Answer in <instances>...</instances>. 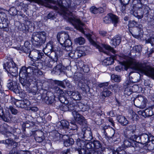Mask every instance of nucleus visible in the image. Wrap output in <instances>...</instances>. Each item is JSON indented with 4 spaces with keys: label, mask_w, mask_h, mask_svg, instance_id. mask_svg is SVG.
Returning a JSON list of instances; mask_svg holds the SVG:
<instances>
[{
    "label": "nucleus",
    "mask_w": 154,
    "mask_h": 154,
    "mask_svg": "<svg viewBox=\"0 0 154 154\" xmlns=\"http://www.w3.org/2000/svg\"><path fill=\"white\" fill-rule=\"evenodd\" d=\"M124 20H125V21H127L128 20V17H127V16H125L124 18Z\"/></svg>",
    "instance_id": "46"
},
{
    "label": "nucleus",
    "mask_w": 154,
    "mask_h": 154,
    "mask_svg": "<svg viewBox=\"0 0 154 154\" xmlns=\"http://www.w3.org/2000/svg\"><path fill=\"white\" fill-rule=\"evenodd\" d=\"M57 39L59 42L62 45L64 44L65 49L66 51H70L72 49L71 45L72 43L71 40L69 39V35L67 34L64 32L59 33H58Z\"/></svg>",
    "instance_id": "2"
},
{
    "label": "nucleus",
    "mask_w": 154,
    "mask_h": 154,
    "mask_svg": "<svg viewBox=\"0 0 154 154\" xmlns=\"http://www.w3.org/2000/svg\"><path fill=\"white\" fill-rule=\"evenodd\" d=\"M9 108L12 113L14 115L16 114L17 113V109L13 108L12 106H10Z\"/></svg>",
    "instance_id": "29"
},
{
    "label": "nucleus",
    "mask_w": 154,
    "mask_h": 154,
    "mask_svg": "<svg viewBox=\"0 0 154 154\" xmlns=\"http://www.w3.org/2000/svg\"><path fill=\"white\" fill-rule=\"evenodd\" d=\"M133 89L132 90H130L128 88H126L125 90V93L127 94L128 95L130 94L131 92H133Z\"/></svg>",
    "instance_id": "30"
},
{
    "label": "nucleus",
    "mask_w": 154,
    "mask_h": 154,
    "mask_svg": "<svg viewBox=\"0 0 154 154\" xmlns=\"http://www.w3.org/2000/svg\"><path fill=\"white\" fill-rule=\"evenodd\" d=\"M115 57H107L103 60L102 64L105 66H107L112 64L114 62Z\"/></svg>",
    "instance_id": "12"
},
{
    "label": "nucleus",
    "mask_w": 154,
    "mask_h": 154,
    "mask_svg": "<svg viewBox=\"0 0 154 154\" xmlns=\"http://www.w3.org/2000/svg\"><path fill=\"white\" fill-rule=\"evenodd\" d=\"M51 14H48V18L49 19V18H50L51 17Z\"/></svg>",
    "instance_id": "49"
},
{
    "label": "nucleus",
    "mask_w": 154,
    "mask_h": 154,
    "mask_svg": "<svg viewBox=\"0 0 154 154\" xmlns=\"http://www.w3.org/2000/svg\"><path fill=\"white\" fill-rule=\"evenodd\" d=\"M137 22L134 21H132L130 24V26L131 27H134L136 26Z\"/></svg>",
    "instance_id": "32"
},
{
    "label": "nucleus",
    "mask_w": 154,
    "mask_h": 154,
    "mask_svg": "<svg viewBox=\"0 0 154 154\" xmlns=\"http://www.w3.org/2000/svg\"><path fill=\"white\" fill-rule=\"evenodd\" d=\"M15 104L18 107L24 108L27 110L31 108V104L27 100L24 99L23 100H17Z\"/></svg>",
    "instance_id": "5"
},
{
    "label": "nucleus",
    "mask_w": 154,
    "mask_h": 154,
    "mask_svg": "<svg viewBox=\"0 0 154 154\" xmlns=\"http://www.w3.org/2000/svg\"><path fill=\"white\" fill-rule=\"evenodd\" d=\"M118 86L117 85H115L113 86L111 85L110 86V88H111V87H112L113 88V89L114 90V91L116 92V88H118Z\"/></svg>",
    "instance_id": "35"
},
{
    "label": "nucleus",
    "mask_w": 154,
    "mask_h": 154,
    "mask_svg": "<svg viewBox=\"0 0 154 154\" xmlns=\"http://www.w3.org/2000/svg\"><path fill=\"white\" fill-rule=\"evenodd\" d=\"M132 88H138V87L137 85H134L132 87Z\"/></svg>",
    "instance_id": "47"
},
{
    "label": "nucleus",
    "mask_w": 154,
    "mask_h": 154,
    "mask_svg": "<svg viewBox=\"0 0 154 154\" xmlns=\"http://www.w3.org/2000/svg\"><path fill=\"white\" fill-rule=\"evenodd\" d=\"M142 97H141V96H140V97H138V98H142Z\"/></svg>",
    "instance_id": "57"
},
{
    "label": "nucleus",
    "mask_w": 154,
    "mask_h": 154,
    "mask_svg": "<svg viewBox=\"0 0 154 154\" xmlns=\"http://www.w3.org/2000/svg\"><path fill=\"white\" fill-rule=\"evenodd\" d=\"M59 91L60 92V91H61V90H59ZM61 92H62V91H61Z\"/></svg>",
    "instance_id": "63"
},
{
    "label": "nucleus",
    "mask_w": 154,
    "mask_h": 154,
    "mask_svg": "<svg viewBox=\"0 0 154 154\" xmlns=\"http://www.w3.org/2000/svg\"><path fill=\"white\" fill-rule=\"evenodd\" d=\"M111 79L116 82H119L121 80L120 77L117 75L112 74L111 76Z\"/></svg>",
    "instance_id": "25"
},
{
    "label": "nucleus",
    "mask_w": 154,
    "mask_h": 154,
    "mask_svg": "<svg viewBox=\"0 0 154 154\" xmlns=\"http://www.w3.org/2000/svg\"><path fill=\"white\" fill-rule=\"evenodd\" d=\"M118 122L123 125H126L128 123V121L124 116H119L117 117Z\"/></svg>",
    "instance_id": "14"
},
{
    "label": "nucleus",
    "mask_w": 154,
    "mask_h": 154,
    "mask_svg": "<svg viewBox=\"0 0 154 154\" xmlns=\"http://www.w3.org/2000/svg\"><path fill=\"white\" fill-rule=\"evenodd\" d=\"M86 37L88 39L90 43L94 46L97 48L98 49L99 51L100 52H103L104 53H106V52L104 51L103 48L101 47L100 45L97 44L92 39H94V37L92 35H91L90 34H88L86 35Z\"/></svg>",
    "instance_id": "8"
},
{
    "label": "nucleus",
    "mask_w": 154,
    "mask_h": 154,
    "mask_svg": "<svg viewBox=\"0 0 154 154\" xmlns=\"http://www.w3.org/2000/svg\"><path fill=\"white\" fill-rule=\"evenodd\" d=\"M102 46L104 49L111 51L114 54L116 52L109 45H103Z\"/></svg>",
    "instance_id": "23"
},
{
    "label": "nucleus",
    "mask_w": 154,
    "mask_h": 154,
    "mask_svg": "<svg viewBox=\"0 0 154 154\" xmlns=\"http://www.w3.org/2000/svg\"><path fill=\"white\" fill-rule=\"evenodd\" d=\"M53 49L52 43L50 42L47 44L46 48H45L44 50V52L45 54H47L48 52H51Z\"/></svg>",
    "instance_id": "18"
},
{
    "label": "nucleus",
    "mask_w": 154,
    "mask_h": 154,
    "mask_svg": "<svg viewBox=\"0 0 154 154\" xmlns=\"http://www.w3.org/2000/svg\"><path fill=\"white\" fill-rule=\"evenodd\" d=\"M59 135V133H57V136H58V135Z\"/></svg>",
    "instance_id": "59"
},
{
    "label": "nucleus",
    "mask_w": 154,
    "mask_h": 154,
    "mask_svg": "<svg viewBox=\"0 0 154 154\" xmlns=\"http://www.w3.org/2000/svg\"><path fill=\"white\" fill-rule=\"evenodd\" d=\"M73 140L72 138H70L65 140L64 142V145L66 146H69L72 145L74 143Z\"/></svg>",
    "instance_id": "20"
},
{
    "label": "nucleus",
    "mask_w": 154,
    "mask_h": 154,
    "mask_svg": "<svg viewBox=\"0 0 154 154\" xmlns=\"http://www.w3.org/2000/svg\"><path fill=\"white\" fill-rule=\"evenodd\" d=\"M109 115L111 116H113L114 115L113 111H110L109 113Z\"/></svg>",
    "instance_id": "43"
},
{
    "label": "nucleus",
    "mask_w": 154,
    "mask_h": 154,
    "mask_svg": "<svg viewBox=\"0 0 154 154\" xmlns=\"http://www.w3.org/2000/svg\"><path fill=\"white\" fill-rule=\"evenodd\" d=\"M111 21L114 24V25L115 26V24L118 22V17L113 14H109L106 16L104 19V21L106 23H110Z\"/></svg>",
    "instance_id": "6"
},
{
    "label": "nucleus",
    "mask_w": 154,
    "mask_h": 154,
    "mask_svg": "<svg viewBox=\"0 0 154 154\" xmlns=\"http://www.w3.org/2000/svg\"><path fill=\"white\" fill-rule=\"evenodd\" d=\"M80 143H81V142H78V143H77L78 145H79V144H80Z\"/></svg>",
    "instance_id": "55"
},
{
    "label": "nucleus",
    "mask_w": 154,
    "mask_h": 154,
    "mask_svg": "<svg viewBox=\"0 0 154 154\" xmlns=\"http://www.w3.org/2000/svg\"><path fill=\"white\" fill-rule=\"evenodd\" d=\"M142 8H139L137 11L133 12L134 15L138 19H141L143 17V12L142 10Z\"/></svg>",
    "instance_id": "15"
},
{
    "label": "nucleus",
    "mask_w": 154,
    "mask_h": 154,
    "mask_svg": "<svg viewBox=\"0 0 154 154\" xmlns=\"http://www.w3.org/2000/svg\"><path fill=\"white\" fill-rule=\"evenodd\" d=\"M99 33L100 35H102L103 36H105L106 34V32L104 31H100Z\"/></svg>",
    "instance_id": "36"
},
{
    "label": "nucleus",
    "mask_w": 154,
    "mask_h": 154,
    "mask_svg": "<svg viewBox=\"0 0 154 154\" xmlns=\"http://www.w3.org/2000/svg\"><path fill=\"white\" fill-rule=\"evenodd\" d=\"M149 143H150L149 144H150V143H151L154 144V139L152 140L151 141H150Z\"/></svg>",
    "instance_id": "48"
},
{
    "label": "nucleus",
    "mask_w": 154,
    "mask_h": 154,
    "mask_svg": "<svg viewBox=\"0 0 154 154\" xmlns=\"http://www.w3.org/2000/svg\"><path fill=\"white\" fill-rule=\"evenodd\" d=\"M85 48L83 46L78 47L77 50L75 51V55H76L78 57H80L85 54Z\"/></svg>",
    "instance_id": "11"
},
{
    "label": "nucleus",
    "mask_w": 154,
    "mask_h": 154,
    "mask_svg": "<svg viewBox=\"0 0 154 154\" xmlns=\"http://www.w3.org/2000/svg\"><path fill=\"white\" fill-rule=\"evenodd\" d=\"M58 82H59V83H61V82L58 81Z\"/></svg>",
    "instance_id": "60"
},
{
    "label": "nucleus",
    "mask_w": 154,
    "mask_h": 154,
    "mask_svg": "<svg viewBox=\"0 0 154 154\" xmlns=\"http://www.w3.org/2000/svg\"><path fill=\"white\" fill-rule=\"evenodd\" d=\"M103 85H105L106 86H108V82H105V83H101L99 85V86L100 88H102L103 87Z\"/></svg>",
    "instance_id": "34"
},
{
    "label": "nucleus",
    "mask_w": 154,
    "mask_h": 154,
    "mask_svg": "<svg viewBox=\"0 0 154 154\" xmlns=\"http://www.w3.org/2000/svg\"><path fill=\"white\" fill-rule=\"evenodd\" d=\"M107 86H106V85H103V88H106V87H107Z\"/></svg>",
    "instance_id": "53"
},
{
    "label": "nucleus",
    "mask_w": 154,
    "mask_h": 154,
    "mask_svg": "<svg viewBox=\"0 0 154 154\" xmlns=\"http://www.w3.org/2000/svg\"><path fill=\"white\" fill-rule=\"evenodd\" d=\"M28 75V74L27 73V69L26 67H23L20 69L19 73V76L20 78V81L21 83L24 85V82L23 80H24L26 78Z\"/></svg>",
    "instance_id": "7"
},
{
    "label": "nucleus",
    "mask_w": 154,
    "mask_h": 154,
    "mask_svg": "<svg viewBox=\"0 0 154 154\" xmlns=\"http://www.w3.org/2000/svg\"><path fill=\"white\" fill-rule=\"evenodd\" d=\"M71 124H72L73 125L74 127V128L73 129H76V128H77V126L76 125H75V124H74L73 123H72V122H71Z\"/></svg>",
    "instance_id": "45"
},
{
    "label": "nucleus",
    "mask_w": 154,
    "mask_h": 154,
    "mask_svg": "<svg viewBox=\"0 0 154 154\" xmlns=\"http://www.w3.org/2000/svg\"><path fill=\"white\" fill-rule=\"evenodd\" d=\"M0 154H2V153L0 151Z\"/></svg>",
    "instance_id": "61"
},
{
    "label": "nucleus",
    "mask_w": 154,
    "mask_h": 154,
    "mask_svg": "<svg viewBox=\"0 0 154 154\" xmlns=\"http://www.w3.org/2000/svg\"><path fill=\"white\" fill-rule=\"evenodd\" d=\"M71 15H63L64 18L66 19L74 26L75 28L84 33L83 29L84 24L80 20L76 19L74 17H71Z\"/></svg>",
    "instance_id": "3"
},
{
    "label": "nucleus",
    "mask_w": 154,
    "mask_h": 154,
    "mask_svg": "<svg viewBox=\"0 0 154 154\" xmlns=\"http://www.w3.org/2000/svg\"><path fill=\"white\" fill-rule=\"evenodd\" d=\"M0 117L4 121L6 122H10L11 119L10 113L8 111H6L5 114L3 113V115L0 116Z\"/></svg>",
    "instance_id": "16"
},
{
    "label": "nucleus",
    "mask_w": 154,
    "mask_h": 154,
    "mask_svg": "<svg viewBox=\"0 0 154 154\" xmlns=\"http://www.w3.org/2000/svg\"><path fill=\"white\" fill-rule=\"evenodd\" d=\"M109 121L112 124V125H113V121L111 119H109Z\"/></svg>",
    "instance_id": "50"
},
{
    "label": "nucleus",
    "mask_w": 154,
    "mask_h": 154,
    "mask_svg": "<svg viewBox=\"0 0 154 154\" xmlns=\"http://www.w3.org/2000/svg\"><path fill=\"white\" fill-rule=\"evenodd\" d=\"M44 137H37L35 139L36 141L38 142H41L43 140Z\"/></svg>",
    "instance_id": "31"
},
{
    "label": "nucleus",
    "mask_w": 154,
    "mask_h": 154,
    "mask_svg": "<svg viewBox=\"0 0 154 154\" xmlns=\"http://www.w3.org/2000/svg\"><path fill=\"white\" fill-rule=\"evenodd\" d=\"M8 68L9 69V71H8L7 69L5 68V69L6 70H7L8 71H9L11 73H13V74H13V75H15L16 73H17V68L16 67H9L8 66Z\"/></svg>",
    "instance_id": "24"
},
{
    "label": "nucleus",
    "mask_w": 154,
    "mask_h": 154,
    "mask_svg": "<svg viewBox=\"0 0 154 154\" xmlns=\"http://www.w3.org/2000/svg\"><path fill=\"white\" fill-rule=\"evenodd\" d=\"M121 39L120 37L115 36L111 40V44L113 46L116 47L119 45L121 42Z\"/></svg>",
    "instance_id": "13"
},
{
    "label": "nucleus",
    "mask_w": 154,
    "mask_h": 154,
    "mask_svg": "<svg viewBox=\"0 0 154 154\" xmlns=\"http://www.w3.org/2000/svg\"><path fill=\"white\" fill-rule=\"evenodd\" d=\"M69 150L68 149H67L66 150H65L63 151L62 153V154H67L68 153V152Z\"/></svg>",
    "instance_id": "41"
},
{
    "label": "nucleus",
    "mask_w": 154,
    "mask_h": 154,
    "mask_svg": "<svg viewBox=\"0 0 154 154\" xmlns=\"http://www.w3.org/2000/svg\"><path fill=\"white\" fill-rule=\"evenodd\" d=\"M85 68H86L87 69V70L86 71L85 70V69H84V71L85 72H88V71L89 70V68L88 67H85Z\"/></svg>",
    "instance_id": "44"
},
{
    "label": "nucleus",
    "mask_w": 154,
    "mask_h": 154,
    "mask_svg": "<svg viewBox=\"0 0 154 154\" xmlns=\"http://www.w3.org/2000/svg\"><path fill=\"white\" fill-rule=\"evenodd\" d=\"M30 110H31L35 111H36L38 110V109L37 107H32V106H31V108L30 109Z\"/></svg>",
    "instance_id": "39"
},
{
    "label": "nucleus",
    "mask_w": 154,
    "mask_h": 154,
    "mask_svg": "<svg viewBox=\"0 0 154 154\" xmlns=\"http://www.w3.org/2000/svg\"><path fill=\"white\" fill-rule=\"evenodd\" d=\"M3 111L2 107L0 106V116L3 115Z\"/></svg>",
    "instance_id": "40"
},
{
    "label": "nucleus",
    "mask_w": 154,
    "mask_h": 154,
    "mask_svg": "<svg viewBox=\"0 0 154 154\" xmlns=\"http://www.w3.org/2000/svg\"><path fill=\"white\" fill-rule=\"evenodd\" d=\"M129 68H130L146 75L151 77L154 79V69L150 67H144L143 65L135 60L132 58H129L126 61L123 62L120 66H117L115 69L116 71L119 72L121 69L124 68L127 70Z\"/></svg>",
    "instance_id": "1"
},
{
    "label": "nucleus",
    "mask_w": 154,
    "mask_h": 154,
    "mask_svg": "<svg viewBox=\"0 0 154 154\" xmlns=\"http://www.w3.org/2000/svg\"><path fill=\"white\" fill-rule=\"evenodd\" d=\"M75 42L76 44L82 45L85 43V40L84 38L80 37L76 38L75 40Z\"/></svg>",
    "instance_id": "21"
},
{
    "label": "nucleus",
    "mask_w": 154,
    "mask_h": 154,
    "mask_svg": "<svg viewBox=\"0 0 154 154\" xmlns=\"http://www.w3.org/2000/svg\"><path fill=\"white\" fill-rule=\"evenodd\" d=\"M47 1H48V0H47Z\"/></svg>",
    "instance_id": "64"
},
{
    "label": "nucleus",
    "mask_w": 154,
    "mask_h": 154,
    "mask_svg": "<svg viewBox=\"0 0 154 154\" xmlns=\"http://www.w3.org/2000/svg\"><path fill=\"white\" fill-rule=\"evenodd\" d=\"M34 59L36 60H40L43 55V54L39 51L37 50L34 51Z\"/></svg>",
    "instance_id": "17"
},
{
    "label": "nucleus",
    "mask_w": 154,
    "mask_h": 154,
    "mask_svg": "<svg viewBox=\"0 0 154 154\" xmlns=\"http://www.w3.org/2000/svg\"><path fill=\"white\" fill-rule=\"evenodd\" d=\"M23 94H24L23 96L25 97V94L24 93Z\"/></svg>",
    "instance_id": "58"
},
{
    "label": "nucleus",
    "mask_w": 154,
    "mask_h": 154,
    "mask_svg": "<svg viewBox=\"0 0 154 154\" xmlns=\"http://www.w3.org/2000/svg\"><path fill=\"white\" fill-rule=\"evenodd\" d=\"M90 11L91 13L94 14H96L99 13H102L103 12V8H102L98 9L94 6H93L90 8Z\"/></svg>",
    "instance_id": "19"
},
{
    "label": "nucleus",
    "mask_w": 154,
    "mask_h": 154,
    "mask_svg": "<svg viewBox=\"0 0 154 154\" xmlns=\"http://www.w3.org/2000/svg\"><path fill=\"white\" fill-rule=\"evenodd\" d=\"M63 38H64V37H62L61 35H60V39L62 41V38L64 40V39H63Z\"/></svg>",
    "instance_id": "52"
},
{
    "label": "nucleus",
    "mask_w": 154,
    "mask_h": 154,
    "mask_svg": "<svg viewBox=\"0 0 154 154\" xmlns=\"http://www.w3.org/2000/svg\"><path fill=\"white\" fill-rule=\"evenodd\" d=\"M137 136L135 135H134L131 136L130 137V139L131 140H132V141H134L137 139Z\"/></svg>",
    "instance_id": "33"
},
{
    "label": "nucleus",
    "mask_w": 154,
    "mask_h": 154,
    "mask_svg": "<svg viewBox=\"0 0 154 154\" xmlns=\"http://www.w3.org/2000/svg\"><path fill=\"white\" fill-rule=\"evenodd\" d=\"M120 2L122 5L121 8H120V11L122 12L121 15H123L124 14V13H125L124 11L125 9V5L123 4V2L122 1H120Z\"/></svg>",
    "instance_id": "28"
},
{
    "label": "nucleus",
    "mask_w": 154,
    "mask_h": 154,
    "mask_svg": "<svg viewBox=\"0 0 154 154\" xmlns=\"http://www.w3.org/2000/svg\"><path fill=\"white\" fill-rule=\"evenodd\" d=\"M141 48V46L139 45H137L135 47V48L137 51H139Z\"/></svg>",
    "instance_id": "38"
},
{
    "label": "nucleus",
    "mask_w": 154,
    "mask_h": 154,
    "mask_svg": "<svg viewBox=\"0 0 154 154\" xmlns=\"http://www.w3.org/2000/svg\"><path fill=\"white\" fill-rule=\"evenodd\" d=\"M60 124L64 128H68L69 125V122L64 120H61L60 122Z\"/></svg>",
    "instance_id": "26"
},
{
    "label": "nucleus",
    "mask_w": 154,
    "mask_h": 154,
    "mask_svg": "<svg viewBox=\"0 0 154 154\" xmlns=\"http://www.w3.org/2000/svg\"><path fill=\"white\" fill-rule=\"evenodd\" d=\"M10 14L13 15H15L17 14V10L14 8H11L10 10Z\"/></svg>",
    "instance_id": "27"
},
{
    "label": "nucleus",
    "mask_w": 154,
    "mask_h": 154,
    "mask_svg": "<svg viewBox=\"0 0 154 154\" xmlns=\"http://www.w3.org/2000/svg\"><path fill=\"white\" fill-rule=\"evenodd\" d=\"M46 33L44 32H34L33 33L32 38L33 43L37 42L39 44L44 43L46 39Z\"/></svg>",
    "instance_id": "4"
},
{
    "label": "nucleus",
    "mask_w": 154,
    "mask_h": 154,
    "mask_svg": "<svg viewBox=\"0 0 154 154\" xmlns=\"http://www.w3.org/2000/svg\"><path fill=\"white\" fill-rule=\"evenodd\" d=\"M129 143V142L127 140H125L124 143V145L127 147L130 146V144Z\"/></svg>",
    "instance_id": "37"
},
{
    "label": "nucleus",
    "mask_w": 154,
    "mask_h": 154,
    "mask_svg": "<svg viewBox=\"0 0 154 154\" xmlns=\"http://www.w3.org/2000/svg\"><path fill=\"white\" fill-rule=\"evenodd\" d=\"M112 94V92L108 90H104L101 93L102 96L105 97H109L111 96Z\"/></svg>",
    "instance_id": "22"
},
{
    "label": "nucleus",
    "mask_w": 154,
    "mask_h": 154,
    "mask_svg": "<svg viewBox=\"0 0 154 154\" xmlns=\"http://www.w3.org/2000/svg\"><path fill=\"white\" fill-rule=\"evenodd\" d=\"M143 136L144 137L146 138V141H145V142H148V136L146 134H145L143 135Z\"/></svg>",
    "instance_id": "42"
},
{
    "label": "nucleus",
    "mask_w": 154,
    "mask_h": 154,
    "mask_svg": "<svg viewBox=\"0 0 154 154\" xmlns=\"http://www.w3.org/2000/svg\"><path fill=\"white\" fill-rule=\"evenodd\" d=\"M137 5L138 6H140V5L141 6V5H142L140 4V3H138L137 4Z\"/></svg>",
    "instance_id": "54"
},
{
    "label": "nucleus",
    "mask_w": 154,
    "mask_h": 154,
    "mask_svg": "<svg viewBox=\"0 0 154 154\" xmlns=\"http://www.w3.org/2000/svg\"><path fill=\"white\" fill-rule=\"evenodd\" d=\"M72 114L74 117V119L76 121L80 124L83 122V117L81 116L79 113L75 111H73L72 112Z\"/></svg>",
    "instance_id": "10"
},
{
    "label": "nucleus",
    "mask_w": 154,
    "mask_h": 154,
    "mask_svg": "<svg viewBox=\"0 0 154 154\" xmlns=\"http://www.w3.org/2000/svg\"><path fill=\"white\" fill-rule=\"evenodd\" d=\"M5 143V142L4 140H2V141H0V143Z\"/></svg>",
    "instance_id": "51"
},
{
    "label": "nucleus",
    "mask_w": 154,
    "mask_h": 154,
    "mask_svg": "<svg viewBox=\"0 0 154 154\" xmlns=\"http://www.w3.org/2000/svg\"><path fill=\"white\" fill-rule=\"evenodd\" d=\"M67 93L72 98L75 100H79L82 98V96L77 91L75 92H71L68 91Z\"/></svg>",
    "instance_id": "9"
},
{
    "label": "nucleus",
    "mask_w": 154,
    "mask_h": 154,
    "mask_svg": "<svg viewBox=\"0 0 154 154\" xmlns=\"http://www.w3.org/2000/svg\"><path fill=\"white\" fill-rule=\"evenodd\" d=\"M11 63H9V65H10V64H11Z\"/></svg>",
    "instance_id": "62"
},
{
    "label": "nucleus",
    "mask_w": 154,
    "mask_h": 154,
    "mask_svg": "<svg viewBox=\"0 0 154 154\" xmlns=\"http://www.w3.org/2000/svg\"><path fill=\"white\" fill-rule=\"evenodd\" d=\"M36 1V2H37V3H38V1H37V0H36V1Z\"/></svg>",
    "instance_id": "56"
}]
</instances>
